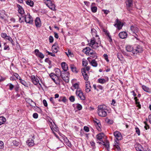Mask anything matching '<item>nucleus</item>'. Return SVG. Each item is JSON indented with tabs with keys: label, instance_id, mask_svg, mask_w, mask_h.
I'll list each match as a JSON object with an SVG mask.
<instances>
[{
	"label": "nucleus",
	"instance_id": "nucleus-45",
	"mask_svg": "<svg viewBox=\"0 0 151 151\" xmlns=\"http://www.w3.org/2000/svg\"><path fill=\"white\" fill-rule=\"evenodd\" d=\"M4 50H10V48L9 46L8 45H7L6 43H4Z\"/></svg>",
	"mask_w": 151,
	"mask_h": 151
},
{
	"label": "nucleus",
	"instance_id": "nucleus-9",
	"mask_svg": "<svg viewBox=\"0 0 151 151\" xmlns=\"http://www.w3.org/2000/svg\"><path fill=\"white\" fill-rule=\"evenodd\" d=\"M35 139V138L34 136L32 137L31 138H30L26 142L27 144L29 146L31 147L32 146L34 145V140Z\"/></svg>",
	"mask_w": 151,
	"mask_h": 151
},
{
	"label": "nucleus",
	"instance_id": "nucleus-17",
	"mask_svg": "<svg viewBox=\"0 0 151 151\" xmlns=\"http://www.w3.org/2000/svg\"><path fill=\"white\" fill-rule=\"evenodd\" d=\"M35 25L37 27H40L41 23L40 19L39 17H37L35 20Z\"/></svg>",
	"mask_w": 151,
	"mask_h": 151
},
{
	"label": "nucleus",
	"instance_id": "nucleus-50",
	"mask_svg": "<svg viewBox=\"0 0 151 151\" xmlns=\"http://www.w3.org/2000/svg\"><path fill=\"white\" fill-rule=\"evenodd\" d=\"M4 147V143L2 141H0V150L2 149Z\"/></svg>",
	"mask_w": 151,
	"mask_h": 151
},
{
	"label": "nucleus",
	"instance_id": "nucleus-23",
	"mask_svg": "<svg viewBox=\"0 0 151 151\" xmlns=\"http://www.w3.org/2000/svg\"><path fill=\"white\" fill-rule=\"evenodd\" d=\"M97 142L99 143V144H101L104 145L107 149L109 148V142H105L103 141H102L101 142Z\"/></svg>",
	"mask_w": 151,
	"mask_h": 151
},
{
	"label": "nucleus",
	"instance_id": "nucleus-26",
	"mask_svg": "<svg viewBox=\"0 0 151 151\" xmlns=\"http://www.w3.org/2000/svg\"><path fill=\"white\" fill-rule=\"evenodd\" d=\"M126 3L127 7H131L133 6V0H128L126 1Z\"/></svg>",
	"mask_w": 151,
	"mask_h": 151
},
{
	"label": "nucleus",
	"instance_id": "nucleus-53",
	"mask_svg": "<svg viewBox=\"0 0 151 151\" xmlns=\"http://www.w3.org/2000/svg\"><path fill=\"white\" fill-rule=\"evenodd\" d=\"M136 132L137 134L138 135H140V131L138 128L136 127L135 128Z\"/></svg>",
	"mask_w": 151,
	"mask_h": 151
},
{
	"label": "nucleus",
	"instance_id": "nucleus-56",
	"mask_svg": "<svg viewBox=\"0 0 151 151\" xmlns=\"http://www.w3.org/2000/svg\"><path fill=\"white\" fill-rule=\"evenodd\" d=\"M115 151H121L120 147L118 145H115Z\"/></svg>",
	"mask_w": 151,
	"mask_h": 151
},
{
	"label": "nucleus",
	"instance_id": "nucleus-32",
	"mask_svg": "<svg viewBox=\"0 0 151 151\" xmlns=\"http://www.w3.org/2000/svg\"><path fill=\"white\" fill-rule=\"evenodd\" d=\"M91 64L94 67H96L97 66L98 64L96 61L95 59L92 60L91 62H90Z\"/></svg>",
	"mask_w": 151,
	"mask_h": 151
},
{
	"label": "nucleus",
	"instance_id": "nucleus-62",
	"mask_svg": "<svg viewBox=\"0 0 151 151\" xmlns=\"http://www.w3.org/2000/svg\"><path fill=\"white\" fill-rule=\"evenodd\" d=\"M83 129L86 132H88L89 131V128L87 126H84Z\"/></svg>",
	"mask_w": 151,
	"mask_h": 151
},
{
	"label": "nucleus",
	"instance_id": "nucleus-12",
	"mask_svg": "<svg viewBox=\"0 0 151 151\" xmlns=\"http://www.w3.org/2000/svg\"><path fill=\"white\" fill-rule=\"evenodd\" d=\"M35 55L37 57L41 58L43 59L44 58V55L40 52L38 49H35Z\"/></svg>",
	"mask_w": 151,
	"mask_h": 151
},
{
	"label": "nucleus",
	"instance_id": "nucleus-13",
	"mask_svg": "<svg viewBox=\"0 0 151 151\" xmlns=\"http://www.w3.org/2000/svg\"><path fill=\"white\" fill-rule=\"evenodd\" d=\"M81 71L84 79L86 81L88 80V76L86 73L85 68H82L81 69Z\"/></svg>",
	"mask_w": 151,
	"mask_h": 151
},
{
	"label": "nucleus",
	"instance_id": "nucleus-60",
	"mask_svg": "<svg viewBox=\"0 0 151 151\" xmlns=\"http://www.w3.org/2000/svg\"><path fill=\"white\" fill-rule=\"evenodd\" d=\"M45 61L46 62L48 63L49 65H50L51 64V61L48 58H46L45 60Z\"/></svg>",
	"mask_w": 151,
	"mask_h": 151
},
{
	"label": "nucleus",
	"instance_id": "nucleus-58",
	"mask_svg": "<svg viewBox=\"0 0 151 151\" xmlns=\"http://www.w3.org/2000/svg\"><path fill=\"white\" fill-rule=\"evenodd\" d=\"M1 37L4 38H6L7 36V35L5 33H1Z\"/></svg>",
	"mask_w": 151,
	"mask_h": 151
},
{
	"label": "nucleus",
	"instance_id": "nucleus-28",
	"mask_svg": "<svg viewBox=\"0 0 151 151\" xmlns=\"http://www.w3.org/2000/svg\"><path fill=\"white\" fill-rule=\"evenodd\" d=\"M5 12L4 10H0V18L4 19L5 18Z\"/></svg>",
	"mask_w": 151,
	"mask_h": 151
},
{
	"label": "nucleus",
	"instance_id": "nucleus-34",
	"mask_svg": "<svg viewBox=\"0 0 151 151\" xmlns=\"http://www.w3.org/2000/svg\"><path fill=\"white\" fill-rule=\"evenodd\" d=\"M136 150L137 151H143V148L142 146L138 144L137 146L135 147Z\"/></svg>",
	"mask_w": 151,
	"mask_h": 151
},
{
	"label": "nucleus",
	"instance_id": "nucleus-59",
	"mask_svg": "<svg viewBox=\"0 0 151 151\" xmlns=\"http://www.w3.org/2000/svg\"><path fill=\"white\" fill-rule=\"evenodd\" d=\"M93 122L94 123H95V125L98 124H100L99 121L98 120H97V119H96L95 120H94Z\"/></svg>",
	"mask_w": 151,
	"mask_h": 151
},
{
	"label": "nucleus",
	"instance_id": "nucleus-63",
	"mask_svg": "<svg viewBox=\"0 0 151 151\" xmlns=\"http://www.w3.org/2000/svg\"><path fill=\"white\" fill-rule=\"evenodd\" d=\"M49 41L50 43H52L53 42V38L52 36H50L49 38Z\"/></svg>",
	"mask_w": 151,
	"mask_h": 151
},
{
	"label": "nucleus",
	"instance_id": "nucleus-64",
	"mask_svg": "<svg viewBox=\"0 0 151 151\" xmlns=\"http://www.w3.org/2000/svg\"><path fill=\"white\" fill-rule=\"evenodd\" d=\"M33 116L34 118L37 119L38 117V115L37 113H35L33 115Z\"/></svg>",
	"mask_w": 151,
	"mask_h": 151
},
{
	"label": "nucleus",
	"instance_id": "nucleus-7",
	"mask_svg": "<svg viewBox=\"0 0 151 151\" xmlns=\"http://www.w3.org/2000/svg\"><path fill=\"white\" fill-rule=\"evenodd\" d=\"M134 52H133L134 55L137 53H141L143 51L142 48L141 46L137 45L134 48Z\"/></svg>",
	"mask_w": 151,
	"mask_h": 151
},
{
	"label": "nucleus",
	"instance_id": "nucleus-10",
	"mask_svg": "<svg viewBox=\"0 0 151 151\" xmlns=\"http://www.w3.org/2000/svg\"><path fill=\"white\" fill-rule=\"evenodd\" d=\"M50 76L51 78L52 79V80L54 82L57 84H59L60 83V80L59 79V80H58L57 79V80H55V78H56V76L55 75V74L54 73H51L50 74Z\"/></svg>",
	"mask_w": 151,
	"mask_h": 151
},
{
	"label": "nucleus",
	"instance_id": "nucleus-44",
	"mask_svg": "<svg viewBox=\"0 0 151 151\" xmlns=\"http://www.w3.org/2000/svg\"><path fill=\"white\" fill-rule=\"evenodd\" d=\"M7 86L9 87V89L10 90H12L14 87V86L11 83H8L7 85Z\"/></svg>",
	"mask_w": 151,
	"mask_h": 151
},
{
	"label": "nucleus",
	"instance_id": "nucleus-2",
	"mask_svg": "<svg viewBox=\"0 0 151 151\" xmlns=\"http://www.w3.org/2000/svg\"><path fill=\"white\" fill-rule=\"evenodd\" d=\"M89 44L90 46L94 49H96L99 46L103 47L101 44V42L99 37H98L97 41H96L95 38L94 37L91 38Z\"/></svg>",
	"mask_w": 151,
	"mask_h": 151
},
{
	"label": "nucleus",
	"instance_id": "nucleus-41",
	"mask_svg": "<svg viewBox=\"0 0 151 151\" xmlns=\"http://www.w3.org/2000/svg\"><path fill=\"white\" fill-rule=\"evenodd\" d=\"M91 33L93 35H95L96 37H98V35H96L97 31L94 29H91Z\"/></svg>",
	"mask_w": 151,
	"mask_h": 151
},
{
	"label": "nucleus",
	"instance_id": "nucleus-19",
	"mask_svg": "<svg viewBox=\"0 0 151 151\" xmlns=\"http://www.w3.org/2000/svg\"><path fill=\"white\" fill-rule=\"evenodd\" d=\"M126 50L127 51L129 52H132L134 55V49L133 47L130 45H127L126 47Z\"/></svg>",
	"mask_w": 151,
	"mask_h": 151
},
{
	"label": "nucleus",
	"instance_id": "nucleus-22",
	"mask_svg": "<svg viewBox=\"0 0 151 151\" xmlns=\"http://www.w3.org/2000/svg\"><path fill=\"white\" fill-rule=\"evenodd\" d=\"M62 79L66 83L69 81V77L68 76H66L64 73L61 76Z\"/></svg>",
	"mask_w": 151,
	"mask_h": 151
},
{
	"label": "nucleus",
	"instance_id": "nucleus-31",
	"mask_svg": "<svg viewBox=\"0 0 151 151\" xmlns=\"http://www.w3.org/2000/svg\"><path fill=\"white\" fill-rule=\"evenodd\" d=\"M6 118L3 116L0 117V125H1L6 122Z\"/></svg>",
	"mask_w": 151,
	"mask_h": 151
},
{
	"label": "nucleus",
	"instance_id": "nucleus-6",
	"mask_svg": "<svg viewBox=\"0 0 151 151\" xmlns=\"http://www.w3.org/2000/svg\"><path fill=\"white\" fill-rule=\"evenodd\" d=\"M31 79L33 83L35 85H37L38 83L41 86V83H39V77H36L34 75H32L31 77Z\"/></svg>",
	"mask_w": 151,
	"mask_h": 151
},
{
	"label": "nucleus",
	"instance_id": "nucleus-14",
	"mask_svg": "<svg viewBox=\"0 0 151 151\" xmlns=\"http://www.w3.org/2000/svg\"><path fill=\"white\" fill-rule=\"evenodd\" d=\"M114 26L116 27L118 29H122L123 24H121V22L118 19L116 20V23L114 25Z\"/></svg>",
	"mask_w": 151,
	"mask_h": 151
},
{
	"label": "nucleus",
	"instance_id": "nucleus-20",
	"mask_svg": "<svg viewBox=\"0 0 151 151\" xmlns=\"http://www.w3.org/2000/svg\"><path fill=\"white\" fill-rule=\"evenodd\" d=\"M130 29L134 33L138 31V29L135 25H132L130 27Z\"/></svg>",
	"mask_w": 151,
	"mask_h": 151
},
{
	"label": "nucleus",
	"instance_id": "nucleus-36",
	"mask_svg": "<svg viewBox=\"0 0 151 151\" xmlns=\"http://www.w3.org/2000/svg\"><path fill=\"white\" fill-rule=\"evenodd\" d=\"M98 81L99 83H100L101 84H104V83H105L106 82V81H108V80L106 81V80H105L104 79L100 78L98 80Z\"/></svg>",
	"mask_w": 151,
	"mask_h": 151
},
{
	"label": "nucleus",
	"instance_id": "nucleus-43",
	"mask_svg": "<svg viewBox=\"0 0 151 151\" xmlns=\"http://www.w3.org/2000/svg\"><path fill=\"white\" fill-rule=\"evenodd\" d=\"M91 8L92 12L95 13L97 12V8L96 6H91Z\"/></svg>",
	"mask_w": 151,
	"mask_h": 151
},
{
	"label": "nucleus",
	"instance_id": "nucleus-52",
	"mask_svg": "<svg viewBox=\"0 0 151 151\" xmlns=\"http://www.w3.org/2000/svg\"><path fill=\"white\" fill-rule=\"evenodd\" d=\"M82 64L83 66H86L88 65L87 61L85 60H83L82 61Z\"/></svg>",
	"mask_w": 151,
	"mask_h": 151
},
{
	"label": "nucleus",
	"instance_id": "nucleus-11",
	"mask_svg": "<svg viewBox=\"0 0 151 151\" xmlns=\"http://www.w3.org/2000/svg\"><path fill=\"white\" fill-rule=\"evenodd\" d=\"M17 7L18 9V12L21 14V17H22V15H25L26 14L25 13L23 8L20 5L17 4Z\"/></svg>",
	"mask_w": 151,
	"mask_h": 151
},
{
	"label": "nucleus",
	"instance_id": "nucleus-30",
	"mask_svg": "<svg viewBox=\"0 0 151 151\" xmlns=\"http://www.w3.org/2000/svg\"><path fill=\"white\" fill-rule=\"evenodd\" d=\"M135 104L139 108H141V105L140 104V102H139V99H137V97H135L134 98Z\"/></svg>",
	"mask_w": 151,
	"mask_h": 151
},
{
	"label": "nucleus",
	"instance_id": "nucleus-33",
	"mask_svg": "<svg viewBox=\"0 0 151 151\" xmlns=\"http://www.w3.org/2000/svg\"><path fill=\"white\" fill-rule=\"evenodd\" d=\"M91 57H92L93 58H94L95 59L96 58H97V55L96 53L95 52H90L88 53Z\"/></svg>",
	"mask_w": 151,
	"mask_h": 151
},
{
	"label": "nucleus",
	"instance_id": "nucleus-16",
	"mask_svg": "<svg viewBox=\"0 0 151 151\" xmlns=\"http://www.w3.org/2000/svg\"><path fill=\"white\" fill-rule=\"evenodd\" d=\"M127 34V33L125 32H121L119 34V36L121 39H124L126 38Z\"/></svg>",
	"mask_w": 151,
	"mask_h": 151
},
{
	"label": "nucleus",
	"instance_id": "nucleus-55",
	"mask_svg": "<svg viewBox=\"0 0 151 151\" xmlns=\"http://www.w3.org/2000/svg\"><path fill=\"white\" fill-rule=\"evenodd\" d=\"M26 101L30 104L32 102V100L30 99L26 98Z\"/></svg>",
	"mask_w": 151,
	"mask_h": 151
},
{
	"label": "nucleus",
	"instance_id": "nucleus-21",
	"mask_svg": "<svg viewBox=\"0 0 151 151\" xmlns=\"http://www.w3.org/2000/svg\"><path fill=\"white\" fill-rule=\"evenodd\" d=\"M91 86L89 83L87 82L86 84V89L85 91L86 92L88 93L91 91Z\"/></svg>",
	"mask_w": 151,
	"mask_h": 151
},
{
	"label": "nucleus",
	"instance_id": "nucleus-24",
	"mask_svg": "<svg viewBox=\"0 0 151 151\" xmlns=\"http://www.w3.org/2000/svg\"><path fill=\"white\" fill-rule=\"evenodd\" d=\"M104 136V134L103 133H100L99 134H98L96 136V138L97 139L99 140V141H100V142H101L102 141V138Z\"/></svg>",
	"mask_w": 151,
	"mask_h": 151
},
{
	"label": "nucleus",
	"instance_id": "nucleus-18",
	"mask_svg": "<svg viewBox=\"0 0 151 151\" xmlns=\"http://www.w3.org/2000/svg\"><path fill=\"white\" fill-rule=\"evenodd\" d=\"M61 65L64 71H66L68 70V66L64 62H62L61 63Z\"/></svg>",
	"mask_w": 151,
	"mask_h": 151
},
{
	"label": "nucleus",
	"instance_id": "nucleus-37",
	"mask_svg": "<svg viewBox=\"0 0 151 151\" xmlns=\"http://www.w3.org/2000/svg\"><path fill=\"white\" fill-rule=\"evenodd\" d=\"M26 4L31 7H33L34 6V3L33 1L31 0H28L26 1Z\"/></svg>",
	"mask_w": 151,
	"mask_h": 151
},
{
	"label": "nucleus",
	"instance_id": "nucleus-54",
	"mask_svg": "<svg viewBox=\"0 0 151 151\" xmlns=\"http://www.w3.org/2000/svg\"><path fill=\"white\" fill-rule=\"evenodd\" d=\"M69 100L72 102H74L75 100L74 97L73 96H71L69 98Z\"/></svg>",
	"mask_w": 151,
	"mask_h": 151
},
{
	"label": "nucleus",
	"instance_id": "nucleus-49",
	"mask_svg": "<svg viewBox=\"0 0 151 151\" xmlns=\"http://www.w3.org/2000/svg\"><path fill=\"white\" fill-rule=\"evenodd\" d=\"M76 107L79 110H81L82 108V107L81 105L79 104H77Z\"/></svg>",
	"mask_w": 151,
	"mask_h": 151
},
{
	"label": "nucleus",
	"instance_id": "nucleus-27",
	"mask_svg": "<svg viewBox=\"0 0 151 151\" xmlns=\"http://www.w3.org/2000/svg\"><path fill=\"white\" fill-rule=\"evenodd\" d=\"M70 68L72 71L75 73H78V70H77L76 67L73 64H71L70 65Z\"/></svg>",
	"mask_w": 151,
	"mask_h": 151
},
{
	"label": "nucleus",
	"instance_id": "nucleus-25",
	"mask_svg": "<svg viewBox=\"0 0 151 151\" xmlns=\"http://www.w3.org/2000/svg\"><path fill=\"white\" fill-rule=\"evenodd\" d=\"M58 47L57 44H54L52 47V50L54 53H56L58 51Z\"/></svg>",
	"mask_w": 151,
	"mask_h": 151
},
{
	"label": "nucleus",
	"instance_id": "nucleus-57",
	"mask_svg": "<svg viewBox=\"0 0 151 151\" xmlns=\"http://www.w3.org/2000/svg\"><path fill=\"white\" fill-rule=\"evenodd\" d=\"M105 121L108 123L110 124H112L113 123V122L112 120L108 119H106Z\"/></svg>",
	"mask_w": 151,
	"mask_h": 151
},
{
	"label": "nucleus",
	"instance_id": "nucleus-5",
	"mask_svg": "<svg viewBox=\"0 0 151 151\" xmlns=\"http://www.w3.org/2000/svg\"><path fill=\"white\" fill-rule=\"evenodd\" d=\"M113 134L115 138V142L116 143H118L117 141L121 140L122 139L121 133L119 132L116 131L114 132Z\"/></svg>",
	"mask_w": 151,
	"mask_h": 151
},
{
	"label": "nucleus",
	"instance_id": "nucleus-61",
	"mask_svg": "<svg viewBox=\"0 0 151 151\" xmlns=\"http://www.w3.org/2000/svg\"><path fill=\"white\" fill-rule=\"evenodd\" d=\"M46 53H48V54L49 55H50L54 57L55 56V55L54 54H53L52 52H50L47 50H46Z\"/></svg>",
	"mask_w": 151,
	"mask_h": 151
},
{
	"label": "nucleus",
	"instance_id": "nucleus-8",
	"mask_svg": "<svg viewBox=\"0 0 151 151\" xmlns=\"http://www.w3.org/2000/svg\"><path fill=\"white\" fill-rule=\"evenodd\" d=\"M55 75L56 76V78L58 80H59V77L61 76L64 73V71H61L58 68H56L55 69Z\"/></svg>",
	"mask_w": 151,
	"mask_h": 151
},
{
	"label": "nucleus",
	"instance_id": "nucleus-15",
	"mask_svg": "<svg viewBox=\"0 0 151 151\" xmlns=\"http://www.w3.org/2000/svg\"><path fill=\"white\" fill-rule=\"evenodd\" d=\"M49 124L50 126V127L52 130H53L56 131L57 129L56 128V126L55 123L52 120V121H49Z\"/></svg>",
	"mask_w": 151,
	"mask_h": 151
},
{
	"label": "nucleus",
	"instance_id": "nucleus-48",
	"mask_svg": "<svg viewBox=\"0 0 151 151\" xmlns=\"http://www.w3.org/2000/svg\"><path fill=\"white\" fill-rule=\"evenodd\" d=\"M49 8L52 10L54 11L55 10V5L53 3H52V4L49 7Z\"/></svg>",
	"mask_w": 151,
	"mask_h": 151
},
{
	"label": "nucleus",
	"instance_id": "nucleus-1",
	"mask_svg": "<svg viewBox=\"0 0 151 151\" xmlns=\"http://www.w3.org/2000/svg\"><path fill=\"white\" fill-rule=\"evenodd\" d=\"M107 111L105 105H100L98 107L97 112L99 116H106L107 115Z\"/></svg>",
	"mask_w": 151,
	"mask_h": 151
},
{
	"label": "nucleus",
	"instance_id": "nucleus-40",
	"mask_svg": "<svg viewBox=\"0 0 151 151\" xmlns=\"http://www.w3.org/2000/svg\"><path fill=\"white\" fill-rule=\"evenodd\" d=\"M67 99L65 97L62 96L60 97V99L59 100V101L60 102L63 101V102H65L67 101Z\"/></svg>",
	"mask_w": 151,
	"mask_h": 151
},
{
	"label": "nucleus",
	"instance_id": "nucleus-3",
	"mask_svg": "<svg viewBox=\"0 0 151 151\" xmlns=\"http://www.w3.org/2000/svg\"><path fill=\"white\" fill-rule=\"evenodd\" d=\"M25 20L26 22L30 24H32L33 22V19L29 13H27L23 15L22 17L19 18V21L20 22H22Z\"/></svg>",
	"mask_w": 151,
	"mask_h": 151
},
{
	"label": "nucleus",
	"instance_id": "nucleus-29",
	"mask_svg": "<svg viewBox=\"0 0 151 151\" xmlns=\"http://www.w3.org/2000/svg\"><path fill=\"white\" fill-rule=\"evenodd\" d=\"M142 88L145 91L147 92L150 93L151 92V90L148 87L145 86L143 85L142 86Z\"/></svg>",
	"mask_w": 151,
	"mask_h": 151
},
{
	"label": "nucleus",
	"instance_id": "nucleus-51",
	"mask_svg": "<svg viewBox=\"0 0 151 151\" xmlns=\"http://www.w3.org/2000/svg\"><path fill=\"white\" fill-rule=\"evenodd\" d=\"M103 57L108 62H109V60L108 59V56L107 54H105L103 55Z\"/></svg>",
	"mask_w": 151,
	"mask_h": 151
},
{
	"label": "nucleus",
	"instance_id": "nucleus-4",
	"mask_svg": "<svg viewBox=\"0 0 151 151\" xmlns=\"http://www.w3.org/2000/svg\"><path fill=\"white\" fill-rule=\"evenodd\" d=\"M76 96L81 100L83 101L86 100V97L81 89L76 90Z\"/></svg>",
	"mask_w": 151,
	"mask_h": 151
},
{
	"label": "nucleus",
	"instance_id": "nucleus-39",
	"mask_svg": "<svg viewBox=\"0 0 151 151\" xmlns=\"http://www.w3.org/2000/svg\"><path fill=\"white\" fill-rule=\"evenodd\" d=\"M45 3L48 7H50L52 4V1L50 0H47V1L45 2Z\"/></svg>",
	"mask_w": 151,
	"mask_h": 151
},
{
	"label": "nucleus",
	"instance_id": "nucleus-47",
	"mask_svg": "<svg viewBox=\"0 0 151 151\" xmlns=\"http://www.w3.org/2000/svg\"><path fill=\"white\" fill-rule=\"evenodd\" d=\"M20 82L23 85H24V86L26 87L28 86V85L27 83L23 80H21L20 81Z\"/></svg>",
	"mask_w": 151,
	"mask_h": 151
},
{
	"label": "nucleus",
	"instance_id": "nucleus-46",
	"mask_svg": "<svg viewBox=\"0 0 151 151\" xmlns=\"http://www.w3.org/2000/svg\"><path fill=\"white\" fill-rule=\"evenodd\" d=\"M13 145L16 146H18L20 144L19 142L16 140H14L13 141Z\"/></svg>",
	"mask_w": 151,
	"mask_h": 151
},
{
	"label": "nucleus",
	"instance_id": "nucleus-35",
	"mask_svg": "<svg viewBox=\"0 0 151 151\" xmlns=\"http://www.w3.org/2000/svg\"><path fill=\"white\" fill-rule=\"evenodd\" d=\"M72 86L75 89H76V90L81 89V88H79V84L78 83H75L73 84Z\"/></svg>",
	"mask_w": 151,
	"mask_h": 151
},
{
	"label": "nucleus",
	"instance_id": "nucleus-42",
	"mask_svg": "<svg viewBox=\"0 0 151 151\" xmlns=\"http://www.w3.org/2000/svg\"><path fill=\"white\" fill-rule=\"evenodd\" d=\"M95 126L96 127V128L98 130L99 132H101V124H95Z\"/></svg>",
	"mask_w": 151,
	"mask_h": 151
},
{
	"label": "nucleus",
	"instance_id": "nucleus-38",
	"mask_svg": "<svg viewBox=\"0 0 151 151\" xmlns=\"http://www.w3.org/2000/svg\"><path fill=\"white\" fill-rule=\"evenodd\" d=\"M91 51H92L89 47H86L85 49L83 50V52H85L86 54L89 53Z\"/></svg>",
	"mask_w": 151,
	"mask_h": 151
}]
</instances>
